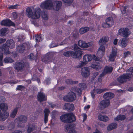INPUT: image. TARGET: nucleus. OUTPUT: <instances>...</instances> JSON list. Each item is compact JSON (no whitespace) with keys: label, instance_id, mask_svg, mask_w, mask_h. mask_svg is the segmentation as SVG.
<instances>
[{"label":"nucleus","instance_id":"nucleus-1","mask_svg":"<svg viewBox=\"0 0 133 133\" xmlns=\"http://www.w3.org/2000/svg\"><path fill=\"white\" fill-rule=\"evenodd\" d=\"M15 46V42L12 39L8 40L5 44L0 46V51L6 55L9 54L10 52L9 51V48L11 49Z\"/></svg>","mask_w":133,"mask_h":133},{"label":"nucleus","instance_id":"nucleus-2","mask_svg":"<svg viewBox=\"0 0 133 133\" xmlns=\"http://www.w3.org/2000/svg\"><path fill=\"white\" fill-rule=\"evenodd\" d=\"M127 71L129 72V73L123 74L117 78L118 82L123 83L130 80L132 75H133V67L130 68Z\"/></svg>","mask_w":133,"mask_h":133},{"label":"nucleus","instance_id":"nucleus-3","mask_svg":"<svg viewBox=\"0 0 133 133\" xmlns=\"http://www.w3.org/2000/svg\"><path fill=\"white\" fill-rule=\"evenodd\" d=\"M41 10L39 8H36L34 13L32 12L31 8L28 7L26 9V14L29 18L32 19H37L39 18L40 16Z\"/></svg>","mask_w":133,"mask_h":133},{"label":"nucleus","instance_id":"nucleus-4","mask_svg":"<svg viewBox=\"0 0 133 133\" xmlns=\"http://www.w3.org/2000/svg\"><path fill=\"white\" fill-rule=\"evenodd\" d=\"M60 118L62 122L67 123L73 122L76 120L75 116L71 112L62 115L60 117Z\"/></svg>","mask_w":133,"mask_h":133},{"label":"nucleus","instance_id":"nucleus-5","mask_svg":"<svg viewBox=\"0 0 133 133\" xmlns=\"http://www.w3.org/2000/svg\"><path fill=\"white\" fill-rule=\"evenodd\" d=\"M27 117L25 115H21L18 116L14 120V123H17V126L18 127L22 128L25 127L24 124L27 121Z\"/></svg>","mask_w":133,"mask_h":133},{"label":"nucleus","instance_id":"nucleus-6","mask_svg":"<svg viewBox=\"0 0 133 133\" xmlns=\"http://www.w3.org/2000/svg\"><path fill=\"white\" fill-rule=\"evenodd\" d=\"M73 49L74 50L73 51V57L74 58H81L83 52L76 44H74Z\"/></svg>","mask_w":133,"mask_h":133},{"label":"nucleus","instance_id":"nucleus-7","mask_svg":"<svg viewBox=\"0 0 133 133\" xmlns=\"http://www.w3.org/2000/svg\"><path fill=\"white\" fill-rule=\"evenodd\" d=\"M53 2L50 0H46L42 3L40 7L42 9L47 10H51L53 7Z\"/></svg>","mask_w":133,"mask_h":133},{"label":"nucleus","instance_id":"nucleus-8","mask_svg":"<svg viewBox=\"0 0 133 133\" xmlns=\"http://www.w3.org/2000/svg\"><path fill=\"white\" fill-rule=\"evenodd\" d=\"M76 98L75 94L73 92H69L67 95L64 96L63 97V100L66 102H71L74 101Z\"/></svg>","mask_w":133,"mask_h":133},{"label":"nucleus","instance_id":"nucleus-9","mask_svg":"<svg viewBox=\"0 0 133 133\" xmlns=\"http://www.w3.org/2000/svg\"><path fill=\"white\" fill-rule=\"evenodd\" d=\"M25 63L22 61L15 62L14 65V69L18 72L23 71L25 66Z\"/></svg>","mask_w":133,"mask_h":133},{"label":"nucleus","instance_id":"nucleus-10","mask_svg":"<svg viewBox=\"0 0 133 133\" xmlns=\"http://www.w3.org/2000/svg\"><path fill=\"white\" fill-rule=\"evenodd\" d=\"M130 34V31L128 28H122L118 30L119 35L123 37H128Z\"/></svg>","mask_w":133,"mask_h":133},{"label":"nucleus","instance_id":"nucleus-11","mask_svg":"<svg viewBox=\"0 0 133 133\" xmlns=\"http://www.w3.org/2000/svg\"><path fill=\"white\" fill-rule=\"evenodd\" d=\"M105 23L103 24L102 26L104 28H107L112 26L114 24V22L113 18L112 17H109L106 19Z\"/></svg>","mask_w":133,"mask_h":133},{"label":"nucleus","instance_id":"nucleus-12","mask_svg":"<svg viewBox=\"0 0 133 133\" xmlns=\"http://www.w3.org/2000/svg\"><path fill=\"white\" fill-rule=\"evenodd\" d=\"M110 104L109 100L105 99L101 101L99 103L98 107L101 110H103L108 107Z\"/></svg>","mask_w":133,"mask_h":133},{"label":"nucleus","instance_id":"nucleus-13","mask_svg":"<svg viewBox=\"0 0 133 133\" xmlns=\"http://www.w3.org/2000/svg\"><path fill=\"white\" fill-rule=\"evenodd\" d=\"M81 73L82 76L85 78L88 77L90 75L89 68L87 67H85L82 68Z\"/></svg>","mask_w":133,"mask_h":133},{"label":"nucleus","instance_id":"nucleus-14","mask_svg":"<svg viewBox=\"0 0 133 133\" xmlns=\"http://www.w3.org/2000/svg\"><path fill=\"white\" fill-rule=\"evenodd\" d=\"M1 106V104H0V121H3L8 118L9 114L6 111L1 112L2 110Z\"/></svg>","mask_w":133,"mask_h":133},{"label":"nucleus","instance_id":"nucleus-15","mask_svg":"<svg viewBox=\"0 0 133 133\" xmlns=\"http://www.w3.org/2000/svg\"><path fill=\"white\" fill-rule=\"evenodd\" d=\"M78 45L82 48H87L91 46L92 44V42L86 43L82 40H79L78 42Z\"/></svg>","mask_w":133,"mask_h":133},{"label":"nucleus","instance_id":"nucleus-16","mask_svg":"<svg viewBox=\"0 0 133 133\" xmlns=\"http://www.w3.org/2000/svg\"><path fill=\"white\" fill-rule=\"evenodd\" d=\"M38 100L40 102L45 101L47 99V96L45 94L42 92H38L37 95Z\"/></svg>","mask_w":133,"mask_h":133},{"label":"nucleus","instance_id":"nucleus-17","mask_svg":"<svg viewBox=\"0 0 133 133\" xmlns=\"http://www.w3.org/2000/svg\"><path fill=\"white\" fill-rule=\"evenodd\" d=\"M52 9L56 11L58 10L61 8L62 5V3L61 1H56L53 2Z\"/></svg>","mask_w":133,"mask_h":133},{"label":"nucleus","instance_id":"nucleus-18","mask_svg":"<svg viewBox=\"0 0 133 133\" xmlns=\"http://www.w3.org/2000/svg\"><path fill=\"white\" fill-rule=\"evenodd\" d=\"M64 110L67 111H71L74 109V105L72 104H70L68 103H65L63 106Z\"/></svg>","mask_w":133,"mask_h":133},{"label":"nucleus","instance_id":"nucleus-19","mask_svg":"<svg viewBox=\"0 0 133 133\" xmlns=\"http://www.w3.org/2000/svg\"><path fill=\"white\" fill-rule=\"evenodd\" d=\"M53 57V54L52 53H49L46 55L45 58L42 59V61L45 63H48L51 62Z\"/></svg>","mask_w":133,"mask_h":133},{"label":"nucleus","instance_id":"nucleus-20","mask_svg":"<svg viewBox=\"0 0 133 133\" xmlns=\"http://www.w3.org/2000/svg\"><path fill=\"white\" fill-rule=\"evenodd\" d=\"M1 25H2L8 26L11 25L14 26L15 24L11 20L6 19L2 21L1 22Z\"/></svg>","mask_w":133,"mask_h":133},{"label":"nucleus","instance_id":"nucleus-21","mask_svg":"<svg viewBox=\"0 0 133 133\" xmlns=\"http://www.w3.org/2000/svg\"><path fill=\"white\" fill-rule=\"evenodd\" d=\"M128 42L126 38H123L121 39L119 41L118 44L122 48H124L127 45Z\"/></svg>","mask_w":133,"mask_h":133},{"label":"nucleus","instance_id":"nucleus-22","mask_svg":"<svg viewBox=\"0 0 133 133\" xmlns=\"http://www.w3.org/2000/svg\"><path fill=\"white\" fill-rule=\"evenodd\" d=\"M114 94L110 92H107L105 93L103 95V97L105 99L109 100L111 99L114 96Z\"/></svg>","mask_w":133,"mask_h":133},{"label":"nucleus","instance_id":"nucleus-23","mask_svg":"<svg viewBox=\"0 0 133 133\" xmlns=\"http://www.w3.org/2000/svg\"><path fill=\"white\" fill-rule=\"evenodd\" d=\"M116 49L112 48L111 54H110L109 56L110 60L111 61H113L114 57L116 56Z\"/></svg>","mask_w":133,"mask_h":133},{"label":"nucleus","instance_id":"nucleus-24","mask_svg":"<svg viewBox=\"0 0 133 133\" xmlns=\"http://www.w3.org/2000/svg\"><path fill=\"white\" fill-rule=\"evenodd\" d=\"M108 40V37H104L101 38L99 42V43L100 45L105 44Z\"/></svg>","mask_w":133,"mask_h":133},{"label":"nucleus","instance_id":"nucleus-25","mask_svg":"<svg viewBox=\"0 0 133 133\" xmlns=\"http://www.w3.org/2000/svg\"><path fill=\"white\" fill-rule=\"evenodd\" d=\"M92 59V57L91 55H85L83 56V61L86 63L91 61Z\"/></svg>","mask_w":133,"mask_h":133},{"label":"nucleus","instance_id":"nucleus-26","mask_svg":"<svg viewBox=\"0 0 133 133\" xmlns=\"http://www.w3.org/2000/svg\"><path fill=\"white\" fill-rule=\"evenodd\" d=\"M99 120L103 122H106L108 121L109 119V117L105 115H99L98 116Z\"/></svg>","mask_w":133,"mask_h":133},{"label":"nucleus","instance_id":"nucleus-27","mask_svg":"<svg viewBox=\"0 0 133 133\" xmlns=\"http://www.w3.org/2000/svg\"><path fill=\"white\" fill-rule=\"evenodd\" d=\"M117 127V124L115 123H112L110 124L107 127V130L110 131L115 129Z\"/></svg>","mask_w":133,"mask_h":133},{"label":"nucleus","instance_id":"nucleus-28","mask_svg":"<svg viewBox=\"0 0 133 133\" xmlns=\"http://www.w3.org/2000/svg\"><path fill=\"white\" fill-rule=\"evenodd\" d=\"M113 69V68L112 67L106 66L105 67L103 71L106 74L112 72Z\"/></svg>","mask_w":133,"mask_h":133},{"label":"nucleus","instance_id":"nucleus-29","mask_svg":"<svg viewBox=\"0 0 133 133\" xmlns=\"http://www.w3.org/2000/svg\"><path fill=\"white\" fill-rule=\"evenodd\" d=\"M18 111V108L16 107L12 110L10 115V117L11 118H14L16 115Z\"/></svg>","mask_w":133,"mask_h":133},{"label":"nucleus","instance_id":"nucleus-30","mask_svg":"<svg viewBox=\"0 0 133 133\" xmlns=\"http://www.w3.org/2000/svg\"><path fill=\"white\" fill-rule=\"evenodd\" d=\"M8 29L6 28L2 29L0 31V35L3 36L5 35L8 33Z\"/></svg>","mask_w":133,"mask_h":133},{"label":"nucleus","instance_id":"nucleus-31","mask_svg":"<svg viewBox=\"0 0 133 133\" xmlns=\"http://www.w3.org/2000/svg\"><path fill=\"white\" fill-rule=\"evenodd\" d=\"M17 50L21 53H22L24 51L25 47L23 45H19L17 47Z\"/></svg>","mask_w":133,"mask_h":133},{"label":"nucleus","instance_id":"nucleus-32","mask_svg":"<svg viewBox=\"0 0 133 133\" xmlns=\"http://www.w3.org/2000/svg\"><path fill=\"white\" fill-rule=\"evenodd\" d=\"M89 29V28L87 27L81 28L79 29L80 33L81 34H83L87 32Z\"/></svg>","mask_w":133,"mask_h":133},{"label":"nucleus","instance_id":"nucleus-33","mask_svg":"<svg viewBox=\"0 0 133 133\" xmlns=\"http://www.w3.org/2000/svg\"><path fill=\"white\" fill-rule=\"evenodd\" d=\"M91 67L96 70L101 69L102 68L101 66H100L99 63H98L97 65L96 64H92L91 65Z\"/></svg>","mask_w":133,"mask_h":133},{"label":"nucleus","instance_id":"nucleus-34","mask_svg":"<svg viewBox=\"0 0 133 133\" xmlns=\"http://www.w3.org/2000/svg\"><path fill=\"white\" fill-rule=\"evenodd\" d=\"M125 118V117L124 115H119L115 117L114 119L115 120L118 121L119 120L122 121L124 120Z\"/></svg>","mask_w":133,"mask_h":133},{"label":"nucleus","instance_id":"nucleus-35","mask_svg":"<svg viewBox=\"0 0 133 133\" xmlns=\"http://www.w3.org/2000/svg\"><path fill=\"white\" fill-rule=\"evenodd\" d=\"M4 62L5 63H12L14 62V61L11 58L8 57L5 58L4 60Z\"/></svg>","mask_w":133,"mask_h":133},{"label":"nucleus","instance_id":"nucleus-36","mask_svg":"<svg viewBox=\"0 0 133 133\" xmlns=\"http://www.w3.org/2000/svg\"><path fill=\"white\" fill-rule=\"evenodd\" d=\"M63 55L65 57H69L70 56L73 57V51H67L63 53Z\"/></svg>","mask_w":133,"mask_h":133},{"label":"nucleus","instance_id":"nucleus-37","mask_svg":"<svg viewBox=\"0 0 133 133\" xmlns=\"http://www.w3.org/2000/svg\"><path fill=\"white\" fill-rule=\"evenodd\" d=\"M1 107L2 112L6 111V110L8 109V106L6 104L4 103H1Z\"/></svg>","mask_w":133,"mask_h":133},{"label":"nucleus","instance_id":"nucleus-38","mask_svg":"<svg viewBox=\"0 0 133 133\" xmlns=\"http://www.w3.org/2000/svg\"><path fill=\"white\" fill-rule=\"evenodd\" d=\"M35 129V127L34 125H30L27 130L28 133H30L33 131Z\"/></svg>","mask_w":133,"mask_h":133},{"label":"nucleus","instance_id":"nucleus-39","mask_svg":"<svg viewBox=\"0 0 133 133\" xmlns=\"http://www.w3.org/2000/svg\"><path fill=\"white\" fill-rule=\"evenodd\" d=\"M66 83L68 84H72L78 83V81H73L71 79H67L65 81Z\"/></svg>","mask_w":133,"mask_h":133},{"label":"nucleus","instance_id":"nucleus-40","mask_svg":"<svg viewBox=\"0 0 133 133\" xmlns=\"http://www.w3.org/2000/svg\"><path fill=\"white\" fill-rule=\"evenodd\" d=\"M105 52V51L98 50L97 54V56H98V58H101Z\"/></svg>","mask_w":133,"mask_h":133},{"label":"nucleus","instance_id":"nucleus-41","mask_svg":"<svg viewBox=\"0 0 133 133\" xmlns=\"http://www.w3.org/2000/svg\"><path fill=\"white\" fill-rule=\"evenodd\" d=\"M35 40L37 42L42 41V38L40 35H37L35 36Z\"/></svg>","mask_w":133,"mask_h":133},{"label":"nucleus","instance_id":"nucleus-42","mask_svg":"<svg viewBox=\"0 0 133 133\" xmlns=\"http://www.w3.org/2000/svg\"><path fill=\"white\" fill-rule=\"evenodd\" d=\"M86 64V63L85 62L81 61L79 63L78 65H77V67L78 68H81L84 65Z\"/></svg>","mask_w":133,"mask_h":133},{"label":"nucleus","instance_id":"nucleus-43","mask_svg":"<svg viewBox=\"0 0 133 133\" xmlns=\"http://www.w3.org/2000/svg\"><path fill=\"white\" fill-rule=\"evenodd\" d=\"M107 90L106 89H96V93L97 94H100L102 92L105 91Z\"/></svg>","mask_w":133,"mask_h":133},{"label":"nucleus","instance_id":"nucleus-44","mask_svg":"<svg viewBox=\"0 0 133 133\" xmlns=\"http://www.w3.org/2000/svg\"><path fill=\"white\" fill-rule=\"evenodd\" d=\"M44 116H48L50 114L49 110L47 108L45 109L44 111Z\"/></svg>","mask_w":133,"mask_h":133},{"label":"nucleus","instance_id":"nucleus-45","mask_svg":"<svg viewBox=\"0 0 133 133\" xmlns=\"http://www.w3.org/2000/svg\"><path fill=\"white\" fill-rule=\"evenodd\" d=\"M64 3L69 4H71L73 2V0H62Z\"/></svg>","mask_w":133,"mask_h":133},{"label":"nucleus","instance_id":"nucleus-46","mask_svg":"<svg viewBox=\"0 0 133 133\" xmlns=\"http://www.w3.org/2000/svg\"><path fill=\"white\" fill-rule=\"evenodd\" d=\"M25 89V87L22 85H18L16 88V90H22Z\"/></svg>","mask_w":133,"mask_h":133},{"label":"nucleus","instance_id":"nucleus-47","mask_svg":"<svg viewBox=\"0 0 133 133\" xmlns=\"http://www.w3.org/2000/svg\"><path fill=\"white\" fill-rule=\"evenodd\" d=\"M28 58L31 60H33L35 58V56L33 54H31L28 56Z\"/></svg>","mask_w":133,"mask_h":133},{"label":"nucleus","instance_id":"nucleus-48","mask_svg":"<svg viewBox=\"0 0 133 133\" xmlns=\"http://www.w3.org/2000/svg\"><path fill=\"white\" fill-rule=\"evenodd\" d=\"M42 18L45 20H47L48 19L47 15L45 12L42 14Z\"/></svg>","mask_w":133,"mask_h":133},{"label":"nucleus","instance_id":"nucleus-49","mask_svg":"<svg viewBox=\"0 0 133 133\" xmlns=\"http://www.w3.org/2000/svg\"><path fill=\"white\" fill-rule=\"evenodd\" d=\"M127 7V6H122L121 8V10L122 14H124L125 13Z\"/></svg>","mask_w":133,"mask_h":133},{"label":"nucleus","instance_id":"nucleus-50","mask_svg":"<svg viewBox=\"0 0 133 133\" xmlns=\"http://www.w3.org/2000/svg\"><path fill=\"white\" fill-rule=\"evenodd\" d=\"M75 91L77 93V95L80 96L81 95V89L79 88H77L75 89Z\"/></svg>","mask_w":133,"mask_h":133},{"label":"nucleus","instance_id":"nucleus-51","mask_svg":"<svg viewBox=\"0 0 133 133\" xmlns=\"http://www.w3.org/2000/svg\"><path fill=\"white\" fill-rule=\"evenodd\" d=\"M79 87L83 89H85L87 87L86 84L84 83H79Z\"/></svg>","mask_w":133,"mask_h":133},{"label":"nucleus","instance_id":"nucleus-52","mask_svg":"<svg viewBox=\"0 0 133 133\" xmlns=\"http://www.w3.org/2000/svg\"><path fill=\"white\" fill-rule=\"evenodd\" d=\"M96 89H94L91 92V95L93 98L94 97L95 95L97 94V93H96Z\"/></svg>","mask_w":133,"mask_h":133},{"label":"nucleus","instance_id":"nucleus-53","mask_svg":"<svg viewBox=\"0 0 133 133\" xmlns=\"http://www.w3.org/2000/svg\"><path fill=\"white\" fill-rule=\"evenodd\" d=\"M14 126L12 124H10L8 127L9 130H11L12 129H14Z\"/></svg>","mask_w":133,"mask_h":133},{"label":"nucleus","instance_id":"nucleus-54","mask_svg":"<svg viewBox=\"0 0 133 133\" xmlns=\"http://www.w3.org/2000/svg\"><path fill=\"white\" fill-rule=\"evenodd\" d=\"M98 50L105 51V47L103 45H101L99 49Z\"/></svg>","mask_w":133,"mask_h":133},{"label":"nucleus","instance_id":"nucleus-55","mask_svg":"<svg viewBox=\"0 0 133 133\" xmlns=\"http://www.w3.org/2000/svg\"><path fill=\"white\" fill-rule=\"evenodd\" d=\"M93 58L94 60L97 61H99V58L98 57V56H97V57L95 55H93Z\"/></svg>","mask_w":133,"mask_h":133},{"label":"nucleus","instance_id":"nucleus-56","mask_svg":"<svg viewBox=\"0 0 133 133\" xmlns=\"http://www.w3.org/2000/svg\"><path fill=\"white\" fill-rule=\"evenodd\" d=\"M130 54V52L129 51H127V52H125L124 53V57H126L129 55Z\"/></svg>","mask_w":133,"mask_h":133},{"label":"nucleus","instance_id":"nucleus-57","mask_svg":"<svg viewBox=\"0 0 133 133\" xmlns=\"http://www.w3.org/2000/svg\"><path fill=\"white\" fill-rule=\"evenodd\" d=\"M17 6H18V5H17L13 6H11L9 7V9H16L17 8Z\"/></svg>","mask_w":133,"mask_h":133},{"label":"nucleus","instance_id":"nucleus-58","mask_svg":"<svg viewBox=\"0 0 133 133\" xmlns=\"http://www.w3.org/2000/svg\"><path fill=\"white\" fill-rule=\"evenodd\" d=\"M6 40L5 38H0V44L4 42Z\"/></svg>","mask_w":133,"mask_h":133},{"label":"nucleus","instance_id":"nucleus-59","mask_svg":"<svg viewBox=\"0 0 133 133\" xmlns=\"http://www.w3.org/2000/svg\"><path fill=\"white\" fill-rule=\"evenodd\" d=\"M48 116H44V121L45 123H46L47 122L48 120Z\"/></svg>","mask_w":133,"mask_h":133},{"label":"nucleus","instance_id":"nucleus-60","mask_svg":"<svg viewBox=\"0 0 133 133\" xmlns=\"http://www.w3.org/2000/svg\"><path fill=\"white\" fill-rule=\"evenodd\" d=\"M50 80V79L49 77L46 79L45 83L46 84H48L49 83Z\"/></svg>","mask_w":133,"mask_h":133},{"label":"nucleus","instance_id":"nucleus-61","mask_svg":"<svg viewBox=\"0 0 133 133\" xmlns=\"http://www.w3.org/2000/svg\"><path fill=\"white\" fill-rule=\"evenodd\" d=\"M127 90L130 92H131L133 91V87H130L128 88Z\"/></svg>","mask_w":133,"mask_h":133},{"label":"nucleus","instance_id":"nucleus-62","mask_svg":"<svg viewBox=\"0 0 133 133\" xmlns=\"http://www.w3.org/2000/svg\"><path fill=\"white\" fill-rule=\"evenodd\" d=\"M106 74L103 71L102 73L99 76V77H101V78H102V77H103V76L105 75Z\"/></svg>","mask_w":133,"mask_h":133},{"label":"nucleus","instance_id":"nucleus-63","mask_svg":"<svg viewBox=\"0 0 133 133\" xmlns=\"http://www.w3.org/2000/svg\"><path fill=\"white\" fill-rule=\"evenodd\" d=\"M68 133H76V131L74 130H70Z\"/></svg>","mask_w":133,"mask_h":133},{"label":"nucleus","instance_id":"nucleus-64","mask_svg":"<svg viewBox=\"0 0 133 133\" xmlns=\"http://www.w3.org/2000/svg\"><path fill=\"white\" fill-rule=\"evenodd\" d=\"M12 133H22L21 131L18 130H15Z\"/></svg>","mask_w":133,"mask_h":133}]
</instances>
